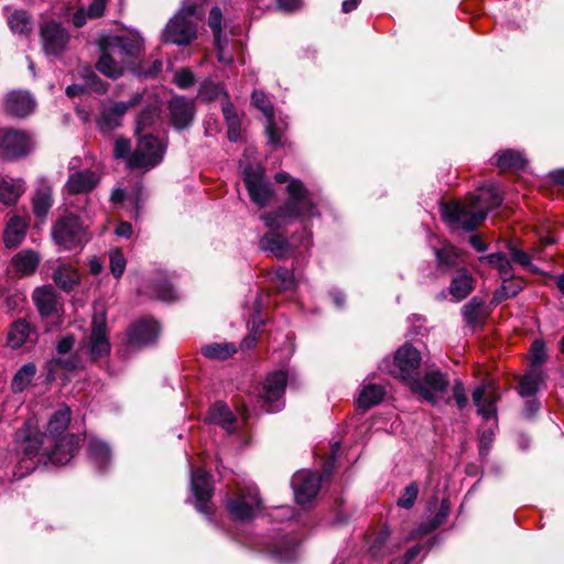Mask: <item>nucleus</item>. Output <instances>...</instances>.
Returning a JSON list of instances; mask_svg holds the SVG:
<instances>
[{"label": "nucleus", "instance_id": "obj_21", "mask_svg": "<svg viewBox=\"0 0 564 564\" xmlns=\"http://www.w3.org/2000/svg\"><path fill=\"white\" fill-rule=\"evenodd\" d=\"M170 120L172 126L182 130L192 123L196 108L194 100H189L184 96H176L169 102Z\"/></svg>", "mask_w": 564, "mask_h": 564}, {"label": "nucleus", "instance_id": "obj_35", "mask_svg": "<svg viewBox=\"0 0 564 564\" xmlns=\"http://www.w3.org/2000/svg\"><path fill=\"white\" fill-rule=\"evenodd\" d=\"M28 224L24 218L13 216L7 224L3 232V241L8 248H12L22 242L25 237Z\"/></svg>", "mask_w": 564, "mask_h": 564}, {"label": "nucleus", "instance_id": "obj_30", "mask_svg": "<svg viewBox=\"0 0 564 564\" xmlns=\"http://www.w3.org/2000/svg\"><path fill=\"white\" fill-rule=\"evenodd\" d=\"M207 422L219 425L228 434H232L237 430V420L224 402L214 403L208 411Z\"/></svg>", "mask_w": 564, "mask_h": 564}, {"label": "nucleus", "instance_id": "obj_36", "mask_svg": "<svg viewBox=\"0 0 564 564\" xmlns=\"http://www.w3.org/2000/svg\"><path fill=\"white\" fill-rule=\"evenodd\" d=\"M70 422V409L62 404L50 417L47 430L50 433L48 440H50V446L54 443H57L58 441H55V436L63 433L68 424Z\"/></svg>", "mask_w": 564, "mask_h": 564}, {"label": "nucleus", "instance_id": "obj_53", "mask_svg": "<svg viewBox=\"0 0 564 564\" xmlns=\"http://www.w3.org/2000/svg\"><path fill=\"white\" fill-rule=\"evenodd\" d=\"M417 495H419V485L415 481H413L404 488V490H403L401 497L398 499L397 503L401 508L411 509L417 499Z\"/></svg>", "mask_w": 564, "mask_h": 564}, {"label": "nucleus", "instance_id": "obj_15", "mask_svg": "<svg viewBox=\"0 0 564 564\" xmlns=\"http://www.w3.org/2000/svg\"><path fill=\"white\" fill-rule=\"evenodd\" d=\"M42 48L46 55H61L69 41V34L59 23L46 22L40 29Z\"/></svg>", "mask_w": 564, "mask_h": 564}, {"label": "nucleus", "instance_id": "obj_14", "mask_svg": "<svg viewBox=\"0 0 564 564\" xmlns=\"http://www.w3.org/2000/svg\"><path fill=\"white\" fill-rule=\"evenodd\" d=\"M191 490L195 498L196 510L204 514H210L209 502L214 494L212 476L202 468L195 469L191 477Z\"/></svg>", "mask_w": 564, "mask_h": 564}, {"label": "nucleus", "instance_id": "obj_9", "mask_svg": "<svg viewBox=\"0 0 564 564\" xmlns=\"http://www.w3.org/2000/svg\"><path fill=\"white\" fill-rule=\"evenodd\" d=\"M52 238L56 245L70 250L82 247L90 237L79 217L69 214L55 223L52 228Z\"/></svg>", "mask_w": 564, "mask_h": 564}, {"label": "nucleus", "instance_id": "obj_61", "mask_svg": "<svg viewBox=\"0 0 564 564\" xmlns=\"http://www.w3.org/2000/svg\"><path fill=\"white\" fill-rule=\"evenodd\" d=\"M546 360V351L544 344L540 340H535L531 347V364L532 366H539Z\"/></svg>", "mask_w": 564, "mask_h": 564}, {"label": "nucleus", "instance_id": "obj_34", "mask_svg": "<svg viewBox=\"0 0 564 564\" xmlns=\"http://www.w3.org/2000/svg\"><path fill=\"white\" fill-rule=\"evenodd\" d=\"M384 394L386 390L382 386L364 383L357 399V406L362 410H369L379 404L383 400Z\"/></svg>", "mask_w": 564, "mask_h": 564}, {"label": "nucleus", "instance_id": "obj_46", "mask_svg": "<svg viewBox=\"0 0 564 564\" xmlns=\"http://www.w3.org/2000/svg\"><path fill=\"white\" fill-rule=\"evenodd\" d=\"M149 297L163 302H173L177 299V295L173 286L167 281L156 280L151 285Z\"/></svg>", "mask_w": 564, "mask_h": 564}, {"label": "nucleus", "instance_id": "obj_60", "mask_svg": "<svg viewBox=\"0 0 564 564\" xmlns=\"http://www.w3.org/2000/svg\"><path fill=\"white\" fill-rule=\"evenodd\" d=\"M174 82L177 85V87H180L182 89H186L194 85L195 77H194V74L189 69L182 68L175 73Z\"/></svg>", "mask_w": 564, "mask_h": 564}, {"label": "nucleus", "instance_id": "obj_4", "mask_svg": "<svg viewBox=\"0 0 564 564\" xmlns=\"http://www.w3.org/2000/svg\"><path fill=\"white\" fill-rule=\"evenodd\" d=\"M317 216L319 212L308 188L300 180H290L283 205L274 212L262 214L260 218L265 227L278 229L296 219H311Z\"/></svg>", "mask_w": 564, "mask_h": 564}, {"label": "nucleus", "instance_id": "obj_47", "mask_svg": "<svg viewBox=\"0 0 564 564\" xmlns=\"http://www.w3.org/2000/svg\"><path fill=\"white\" fill-rule=\"evenodd\" d=\"M8 22H9L11 31L14 33L26 35L32 31V26H33L32 20L30 18V15L23 10L13 12L9 17Z\"/></svg>", "mask_w": 564, "mask_h": 564}, {"label": "nucleus", "instance_id": "obj_20", "mask_svg": "<svg viewBox=\"0 0 564 564\" xmlns=\"http://www.w3.org/2000/svg\"><path fill=\"white\" fill-rule=\"evenodd\" d=\"M251 102L267 118L265 132L269 143L272 145L282 144V133L275 127L274 109L268 96L262 90H254L251 96Z\"/></svg>", "mask_w": 564, "mask_h": 564}, {"label": "nucleus", "instance_id": "obj_63", "mask_svg": "<svg viewBox=\"0 0 564 564\" xmlns=\"http://www.w3.org/2000/svg\"><path fill=\"white\" fill-rule=\"evenodd\" d=\"M509 252L511 259L524 268H531V257L528 252L517 249L513 246H509Z\"/></svg>", "mask_w": 564, "mask_h": 564}, {"label": "nucleus", "instance_id": "obj_31", "mask_svg": "<svg viewBox=\"0 0 564 564\" xmlns=\"http://www.w3.org/2000/svg\"><path fill=\"white\" fill-rule=\"evenodd\" d=\"M87 455L99 473L105 471L111 463V449L109 445L95 437L88 441Z\"/></svg>", "mask_w": 564, "mask_h": 564}, {"label": "nucleus", "instance_id": "obj_13", "mask_svg": "<svg viewBox=\"0 0 564 564\" xmlns=\"http://www.w3.org/2000/svg\"><path fill=\"white\" fill-rule=\"evenodd\" d=\"M242 177L249 196L254 204L259 207H265L273 200L275 192L264 181V172L260 166H246L242 171Z\"/></svg>", "mask_w": 564, "mask_h": 564}, {"label": "nucleus", "instance_id": "obj_19", "mask_svg": "<svg viewBox=\"0 0 564 564\" xmlns=\"http://www.w3.org/2000/svg\"><path fill=\"white\" fill-rule=\"evenodd\" d=\"M36 107L33 96L26 90H12L3 99V110L10 117L25 118Z\"/></svg>", "mask_w": 564, "mask_h": 564}, {"label": "nucleus", "instance_id": "obj_2", "mask_svg": "<svg viewBox=\"0 0 564 564\" xmlns=\"http://www.w3.org/2000/svg\"><path fill=\"white\" fill-rule=\"evenodd\" d=\"M502 198L494 185L482 186L467 202H454L442 207L443 219L454 229L475 230L497 208Z\"/></svg>", "mask_w": 564, "mask_h": 564}, {"label": "nucleus", "instance_id": "obj_62", "mask_svg": "<svg viewBox=\"0 0 564 564\" xmlns=\"http://www.w3.org/2000/svg\"><path fill=\"white\" fill-rule=\"evenodd\" d=\"M274 275L282 289H292L295 285L293 273L286 268H279Z\"/></svg>", "mask_w": 564, "mask_h": 564}, {"label": "nucleus", "instance_id": "obj_50", "mask_svg": "<svg viewBox=\"0 0 564 564\" xmlns=\"http://www.w3.org/2000/svg\"><path fill=\"white\" fill-rule=\"evenodd\" d=\"M54 282L63 290H70L77 283V272L72 267H61L53 275Z\"/></svg>", "mask_w": 564, "mask_h": 564}, {"label": "nucleus", "instance_id": "obj_54", "mask_svg": "<svg viewBox=\"0 0 564 564\" xmlns=\"http://www.w3.org/2000/svg\"><path fill=\"white\" fill-rule=\"evenodd\" d=\"M110 271L115 278H121L126 270V258L121 250L112 249L109 251Z\"/></svg>", "mask_w": 564, "mask_h": 564}, {"label": "nucleus", "instance_id": "obj_27", "mask_svg": "<svg viewBox=\"0 0 564 564\" xmlns=\"http://www.w3.org/2000/svg\"><path fill=\"white\" fill-rule=\"evenodd\" d=\"M475 288V280L466 268H458L452 276L448 294L453 301L459 302L466 299Z\"/></svg>", "mask_w": 564, "mask_h": 564}, {"label": "nucleus", "instance_id": "obj_42", "mask_svg": "<svg viewBox=\"0 0 564 564\" xmlns=\"http://www.w3.org/2000/svg\"><path fill=\"white\" fill-rule=\"evenodd\" d=\"M36 375V366L34 362L23 365L13 376L11 389L14 393L23 392L32 382Z\"/></svg>", "mask_w": 564, "mask_h": 564}, {"label": "nucleus", "instance_id": "obj_11", "mask_svg": "<svg viewBox=\"0 0 564 564\" xmlns=\"http://www.w3.org/2000/svg\"><path fill=\"white\" fill-rule=\"evenodd\" d=\"M288 375L283 370L274 371L265 378L259 390V402L268 413L279 412L284 406L283 394Z\"/></svg>", "mask_w": 564, "mask_h": 564}, {"label": "nucleus", "instance_id": "obj_51", "mask_svg": "<svg viewBox=\"0 0 564 564\" xmlns=\"http://www.w3.org/2000/svg\"><path fill=\"white\" fill-rule=\"evenodd\" d=\"M221 94H224V89L219 84L205 80L198 89L197 97L203 101H210L218 98Z\"/></svg>", "mask_w": 564, "mask_h": 564}, {"label": "nucleus", "instance_id": "obj_8", "mask_svg": "<svg viewBox=\"0 0 564 564\" xmlns=\"http://www.w3.org/2000/svg\"><path fill=\"white\" fill-rule=\"evenodd\" d=\"M165 150L162 140L152 134H144L138 139L135 149L128 158V167L151 170L163 161Z\"/></svg>", "mask_w": 564, "mask_h": 564}, {"label": "nucleus", "instance_id": "obj_25", "mask_svg": "<svg viewBox=\"0 0 564 564\" xmlns=\"http://www.w3.org/2000/svg\"><path fill=\"white\" fill-rule=\"evenodd\" d=\"M104 43L126 64L130 63L141 48V40L129 36H111Z\"/></svg>", "mask_w": 564, "mask_h": 564}, {"label": "nucleus", "instance_id": "obj_37", "mask_svg": "<svg viewBox=\"0 0 564 564\" xmlns=\"http://www.w3.org/2000/svg\"><path fill=\"white\" fill-rule=\"evenodd\" d=\"M525 282L520 278H502V284L498 288L492 296V304H500L501 302L518 295L524 289Z\"/></svg>", "mask_w": 564, "mask_h": 564}, {"label": "nucleus", "instance_id": "obj_26", "mask_svg": "<svg viewBox=\"0 0 564 564\" xmlns=\"http://www.w3.org/2000/svg\"><path fill=\"white\" fill-rule=\"evenodd\" d=\"M33 301L43 317H59L58 300L52 286L37 288L33 293Z\"/></svg>", "mask_w": 564, "mask_h": 564}, {"label": "nucleus", "instance_id": "obj_24", "mask_svg": "<svg viewBox=\"0 0 564 564\" xmlns=\"http://www.w3.org/2000/svg\"><path fill=\"white\" fill-rule=\"evenodd\" d=\"M433 251L436 259V268L441 272L447 273L452 270L456 271L458 268H464L462 265L464 263L463 253L452 243L445 242L442 247H434Z\"/></svg>", "mask_w": 564, "mask_h": 564}, {"label": "nucleus", "instance_id": "obj_7", "mask_svg": "<svg viewBox=\"0 0 564 564\" xmlns=\"http://www.w3.org/2000/svg\"><path fill=\"white\" fill-rule=\"evenodd\" d=\"M420 364L421 352L413 346L406 344L397 350L392 364L384 359L379 368L383 371H388L395 378H400L409 387L411 380L417 378Z\"/></svg>", "mask_w": 564, "mask_h": 564}, {"label": "nucleus", "instance_id": "obj_23", "mask_svg": "<svg viewBox=\"0 0 564 564\" xmlns=\"http://www.w3.org/2000/svg\"><path fill=\"white\" fill-rule=\"evenodd\" d=\"M498 395L492 384H484L477 387L473 391V401L477 406V412L486 421L496 417Z\"/></svg>", "mask_w": 564, "mask_h": 564}, {"label": "nucleus", "instance_id": "obj_33", "mask_svg": "<svg viewBox=\"0 0 564 564\" xmlns=\"http://www.w3.org/2000/svg\"><path fill=\"white\" fill-rule=\"evenodd\" d=\"M40 262L39 256L32 250H22L17 253L12 260L11 265L19 276L32 274Z\"/></svg>", "mask_w": 564, "mask_h": 564}, {"label": "nucleus", "instance_id": "obj_5", "mask_svg": "<svg viewBox=\"0 0 564 564\" xmlns=\"http://www.w3.org/2000/svg\"><path fill=\"white\" fill-rule=\"evenodd\" d=\"M199 15L194 4L182 7L167 22L162 41L176 45H186L196 36Z\"/></svg>", "mask_w": 564, "mask_h": 564}, {"label": "nucleus", "instance_id": "obj_40", "mask_svg": "<svg viewBox=\"0 0 564 564\" xmlns=\"http://www.w3.org/2000/svg\"><path fill=\"white\" fill-rule=\"evenodd\" d=\"M84 366H85L84 360L82 359V357L78 352L70 355L68 357H58V358L52 359L47 364V379L54 380L55 372L59 368L65 369L67 371H74V370L84 368Z\"/></svg>", "mask_w": 564, "mask_h": 564}, {"label": "nucleus", "instance_id": "obj_3", "mask_svg": "<svg viewBox=\"0 0 564 564\" xmlns=\"http://www.w3.org/2000/svg\"><path fill=\"white\" fill-rule=\"evenodd\" d=\"M409 389L420 400L435 406L449 404L452 399L455 400L459 410L468 403L463 381L456 379L451 386L448 373L441 371L437 367H431L421 378L411 380Z\"/></svg>", "mask_w": 564, "mask_h": 564}, {"label": "nucleus", "instance_id": "obj_6", "mask_svg": "<svg viewBox=\"0 0 564 564\" xmlns=\"http://www.w3.org/2000/svg\"><path fill=\"white\" fill-rule=\"evenodd\" d=\"M226 509L236 521H250L262 510V500L254 484L237 485L232 497L226 499Z\"/></svg>", "mask_w": 564, "mask_h": 564}, {"label": "nucleus", "instance_id": "obj_48", "mask_svg": "<svg viewBox=\"0 0 564 564\" xmlns=\"http://www.w3.org/2000/svg\"><path fill=\"white\" fill-rule=\"evenodd\" d=\"M498 270L500 278H512V265L510 260L501 252L490 253L481 258Z\"/></svg>", "mask_w": 564, "mask_h": 564}, {"label": "nucleus", "instance_id": "obj_16", "mask_svg": "<svg viewBox=\"0 0 564 564\" xmlns=\"http://www.w3.org/2000/svg\"><path fill=\"white\" fill-rule=\"evenodd\" d=\"M291 484L296 503L305 506L316 497L321 487V479L315 473L301 470L292 477Z\"/></svg>", "mask_w": 564, "mask_h": 564}, {"label": "nucleus", "instance_id": "obj_64", "mask_svg": "<svg viewBox=\"0 0 564 564\" xmlns=\"http://www.w3.org/2000/svg\"><path fill=\"white\" fill-rule=\"evenodd\" d=\"M108 0H91L87 8V15L90 19L99 18L104 14Z\"/></svg>", "mask_w": 564, "mask_h": 564}, {"label": "nucleus", "instance_id": "obj_43", "mask_svg": "<svg viewBox=\"0 0 564 564\" xmlns=\"http://www.w3.org/2000/svg\"><path fill=\"white\" fill-rule=\"evenodd\" d=\"M542 382L543 372L538 368L531 369L527 375L523 376V378L520 381V395L523 398L534 395L538 392Z\"/></svg>", "mask_w": 564, "mask_h": 564}, {"label": "nucleus", "instance_id": "obj_58", "mask_svg": "<svg viewBox=\"0 0 564 564\" xmlns=\"http://www.w3.org/2000/svg\"><path fill=\"white\" fill-rule=\"evenodd\" d=\"M448 511H449L448 503L446 500H443L438 512L435 514L434 519L431 521L430 524H426L423 527V531L425 533H427V532L436 529L441 524H443L448 516Z\"/></svg>", "mask_w": 564, "mask_h": 564}, {"label": "nucleus", "instance_id": "obj_1", "mask_svg": "<svg viewBox=\"0 0 564 564\" xmlns=\"http://www.w3.org/2000/svg\"><path fill=\"white\" fill-rule=\"evenodd\" d=\"M15 441L18 452L24 458H37V463L51 462L54 465H65L79 448L80 437L75 434L66 435L54 444L53 449H48V446H45L46 443H50L48 435L33 431L32 425L25 423L17 431Z\"/></svg>", "mask_w": 564, "mask_h": 564}, {"label": "nucleus", "instance_id": "obj_56", "mask_svg": "<svg viewBox=\"0 0 564 564\" xmlns=\"http://www.w3.org/2000/svg\"><path fill=\"white\" fill-rule=\"evenodd\" d=\"M221 10L217 7L213 8L209 12L208 24L213 31L215 42H217L218 44L219 40H221Z\"/></svg>", "mask_w": 564, "mask_h": 564}, {"label": "nucleus", "instance_id": "obj_12", "mask_svg": "<svg viewBox=\"0 0 564 564\" xmlns=\"http://www.w3.org/2000/svg\"><path fill=\"white\" fill-rule=\"evenodd\" d=\"M34 148L32 137L22 130L0 129V158L17 160L28 155Z\"/></svg>", "mask_w": 564, "mask_h": 564}, {"label": "nucleus", "instance_id": "obj_28", "mask_svg": "<svg viewBox=\"0 0 564 564\" xmlns=\"http://www.w3.org/2000/svg\"><path fill=\"white\" fill-rule=\"evenodd\" d=\"M99 175L90 170L69 174L66 188L70 194H83L93 191L99 183Z\"/></svg>", "mask_w": 564, "mask_h": 564}, {"label": "nucleus", "instance_id": "obj_32", "mask_svg": "<svg viewBox=\"0 0 564 564\" xmlns=\"http://www.w3.org/2000/svg\"><path fill=\"white\" fill-rule=\"evenodd\" d=\"M25 186L22 178L3 177L0 180V204L14 205L24 193Z\"/></svg>", "mask_w": 564, "mask_h": 564}, {"label": "nucleus", "instance_id": "obj_29", "mask_svg": "<svg viewBox=\"0 0 564 564\" xmlns=\"http://www.w3.org/2000/svg\"><path fill=\"white\" fill-rule=\"evenodd\" d=\"M127 64L118 58V55L112 53L104 43L101 46V54L96 64V68L105 76L117 79L123 74Z\"/></svg>", "mask_w": 564, "mask_h": 564}, {"label": "nucleus", "instance_id": "obj_49", "mask_svg": "<svg viewBox=\"0 0 564 564\" xmlns=\"http://www.w3.org/2000/svg\"><path fill=\"white\" fill-rule=\"evenodd\" d=\"M369 553L376 560H383L387 555L392 553V549L389 544V533L387 531L379 532L370 545Z\"/></svg>", "mask_w": 564, "mask_h": 564}, {"label": "nucleus", "instance_id": "obj_17", "mask_svg": "<svg viewBox=\"0 0 564 564\" xmlns=\"http://www.w3.org/2000/svg\"><path fill=\"white\" fill-rule=\"evenodd\" d=\"M83 348L87 349L91 360H97L110 352V343L106 333V322L102 316L94 317L90 335L84 341Z\"/></svg>", "mask_w": 564, "mask_h": 564}, {"label": "nucleus", "instance_id": "obj_38", "mask_svg": "<svg viewBox=\"0 0 564 564\" xmlns=\"http://www.w3.org/2000/svg\"><path fill=\"white\" fill-rule=\"evenodd\" d=\"M492 163L500 169H523L527 164L524 155L516 150L507 149L492 156Z\"/></svg>", "mask_w": 564, "mask_h": 564}, {"label": "nucleus", "instance_id": "obj_10", "mask_svg": "<svg viewBox=\"0 0 564 564\" xmlns=\"http://www.w3.org/2000/svg\"><path fill=\"white\" fill-rule=\"evenodd\" d=\"M312 235L307 228H304L300 234L299 241L296 237H292L289 241L283 235L274 231L264 234L259 246L262 250L271 252L274 257L282 259L291 256L296 249H307L311 245Z\"/></svg>", "mask_w": 564, "mask_h": 564}, {"label": "nucleus", "instance_id": "obj_39", "mask_svg": "<svg viewBox=\"0 0 564 564\" xmlns=\"http://www.w3.org/2000/svg\"><path fill=\"white\" fill-rule=\"evenodd\" d=\"M33 213L39 218H44L53 205V192L50 185L42 184L33 196Z\"/></svg>", "mask_w": 564, "mask_h": 564}, {"label": "nucleus", "instance_id": "obj_45", "mask_svg": "<svg viewBox=\"0 0 564 564\" xmlns=\"http://www.w3.org/2000/svg\"><path fill=\"white\" fill-rule=\"evenodd\" d=\"M202 354L209 359H226L232 356L237 349L231 343H212L200 349Z\"/></svg>", "mask_w": 564, "mask_h": 564}, {"label": "nucleus", "instance_id": "obj_44", "mask_svg": "<svg viewBox=\"0 0 564 564\" xmlns=\"http://www.w3.org/2000/svg\"><path fill=\"white\" fill-rule=\"evenodd\" d=\"M31 333L29 323L24 319L14 322L8 334V345L13 348H20L28 339Z\"/></svg>", "mask_w": 564, "mask_h": 564}, {"label": "nucleus", "instance_id": "obj_18", "mask_svg": "<svg viewBox=\"0 0 564 564\" xmlns=\"http://www.w3.org/2000/svg\"><path fill=\"white\" fill-rule=\"evenodd\" d=\"M141 99L140 95H135L129 102H113L104 106L98 119L97 126L102 133H110L121 124L122 117L127 110L135 106Z\"/></svg>", "mask_w": 564, "mask_h": 564}, {"label": "nucleus", "instance_id": "obj_55", "mask_svg": "<svg viewBox=\"0 0 564 564\" xmlns=\"http://www.w3.org/2000/svg\"><path fill=\"white\" fill-rule=\"evenodd\" d=\"M480 307L481 302L476 297L463 306L462 314L469 325H474L478 321Z\"/></svg>", "mask_w": 564, "mask_h": 564}, {"label": "nucleus", "instance_id": "obj_41", "mask_svg": "<svg viewBox=\"0 0 564 564\" xmlns=\"http://www.w3.org/2000/svg\"><path fill=\"white\" fill-rule=\"evenodd\" d=\"M300 541L293 536H283L281 541H279L273 546V554L283 563H291L297 556Z\"/></svg>", "mask_w": 564, "mask_h": 564}, {"label": "nucleus", "instance_id": "obj_22", "mask_svg": "<svg viewBox=\"0 0 564 564\" xmlns=\"http://www.w3.org/2000/svg\"><path fill=\"white\" fill-rule=\"evenodd\" d=\"M160 333V325L154 319H140L133 324L128 334L130 347H142L154 343Z\"/></svg>", "mask_w": 564, "mask_h": 564}, {"label": "nucleus", "instance_id": "obj_57", "mask_svg": "<svg viewBox=\"0 0 564 564\" xmlns=\"http://www.w3.org/2000/svg\"><path fill=\"white\" fill-rule=\"evenodd\" d=\"M131 143L126 138H117L115 140L113 155L117 159H124L128 164V158L131 155Z\"/></svg>", "mask_w": 564, "mask_h": 564}, {"label": "nucleus", "instance_id": "obj_59", "mask_svg": "<svg viewBox=\"0 0 564 564\" xmlns=\"http://www.w3.org/2000/svg\"><path fill=\"white\" fill-rule=\"evenodd\" d=\"M83 77L86 78L87 86L97 93H105L107 85L101 82L91 68L83 70Z\"/></svg>", "mask_w": 564, "mask_h": 564}, {"label": "nucleus", "instance_id": "obj_52", "mask_svg": "<svg viewBox=\"0 0 564 564\" xmlns=\"http://www.w3.org/2000/svg\"><path fill=\"white\" fill-rule=\"evenodd\" d=\"M158 117L156 110L154 108L148 107L143 109L137 117L135 120V132L140 134L145 131L149 127H151Z\"/></svg>", "mask_w": 564, "mask_h": 564}]
</instances>
